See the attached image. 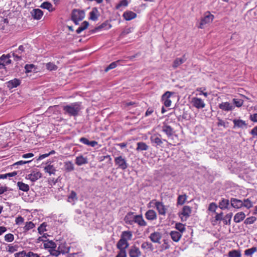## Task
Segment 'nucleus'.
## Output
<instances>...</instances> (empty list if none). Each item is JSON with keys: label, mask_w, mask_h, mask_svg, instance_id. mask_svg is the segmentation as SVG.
<instances>
[{"label": "nucleus", "mask_w": 257, "mask_h": 257, "mask_svg": "<svg viewBox=\"0 0 257 257\" xmlns=\"http://www.w3.org/2000/svg\"><path fill=\"white\" fill-rule=\"evenodd\" d=\"M63 110L65 114H68L71 116H76L78 115L81 110L80 104L79 102L72 103L64 106Z\"/></svg>", "instance_id": "f257e3e1"}, {"label": "nucleus", "mask_w": 257, "mask_h": 257, "mask_svg": "<svg viewBox=\"0 0 257 257\" xmlns=\"http://www.w3.org/2000/svg\"><path fill=\"white\" fill-rule=\"evenodd\" d=\"M85 17V12L83 10L74 9L71 13V20L75 25H78L79 22L81 21Z\"/></svg>", "instance_id": "f03ea898"}, {"label": "nucleus", "mask_w": 257, "mask_h": 257, "mask_svg": "<svg viewBox=\"0 0 257 257\" xmlns=\"http://www.w3.org/2000/svg\"><path fill=\"white\" fill-rule=\"evenodd\" d=\"M114 162L115 165L117 166L118 168L124 170L127 168L126 160L121 156L115 158Z\"/></svg>", "instance_id": "7ed1b4c3"}, {"label": "nucleus", "mask_w": 257, "mask_h": 257, "mask_svg": "<svg viewBox=\"0 0 257 257\" xmlns=\"http://www.w3.org/2000/svg\"><path fill=\"white\" fill-rule=\"evenodd\" d=\"M11 57V54H8L7 55L3 54L0 57V69H5L6 65L12 63V61L10 59Z\"/></svg>", "instance_id": "20e7f679"}, {"label": "nucleus", "mask_w": 257, "mask_h": 257, "mask_svg": "<svg viewBox=\"0 0 257 257\" xmlns=\"http://www.w3.org/2000/svg\"><path fill=\"white\" fill-rule=\"evenodd\" d=\"M214 18V16L208 12V14L206 15L203 18H202L200 25L198 26L199 28L202 29L204 26L207 24L211 22Z\"/></svg>", "instance_id": "39448f33"}, {"label": "nucleus", "mask_w": 257, "mask_h": 257, "mask_svg": "<svg viewBox=\"0 0 257 257\" xmlns=\"http://www.w3.org/2000/svg\"><path fill=\"white\" fill-rule=\"evenodd\" d=\"M128 253L130 257H140L142 255V252L140 248L136 245L130 247L128 250Z\"/></svg>", "instance_id": "423d86ee"}, {"label": "nucleus", "mask_w": 257, "mask_h": 257, "mask_svg": "<svg viewBox=\"0 0 257 257\" xmlns=\"http://www.w3.org/2000/svg\"><path fill=\"white\" fill-rule=\"evenodd\" d=\"M174 93L170 91H166L162 96V100L164 101V104L166 107H170L172 101L170 98Z\"/></svg>", "instance_id": "0eeeda50"}, {"label": "nucleus", "mask_w": 257, "mask_h": 257, "mask_svg": "<svg viewBox=\"0 0 257 257\" xmlns=\"http://www.w3.org/2000/svg\"><path fill=\"white\" fill-rule=\"evenodd\" d=\"M150 141L152 144H155V147H158V146L161 147L163 144V140H162L161 138V135L156 134H154L150 137Z\"/></svg>", "instance_id": "6e6552de"}, {"label": "nucleus", "mask_w": 257, "mask_h": 257, "mask_svg": "<svg viewBox=\"0 0 257 257\" xmlns=\"http://www.w3.org/2000/svg\"><path fill=\"white\" fill-rule=\"evenodd\" d=\"M191 103L194 107L198 109L203 108L205 106V103L204 102L203 100L200 98H192Z\"/></svg>", "instance_id": "1a4fd4ad"}, {"label": "nucleus", "mask_w": 257, "mask_h": 257, "mask_svg": "<svg viewBox=\"0 0 257 257\" xmlns=\"http://www.w3.org/2000/svg\"><path fill=\"white\" fill-rule=\"evenodd\" d=\"M43 12L39 9H34L31 12L32 18L37 20H40L43 16Z\"/></svg>", "instance_id": "9d476101"}, {"label": "nucleus", "mask_w": 257, "mask_h": 257, "mask_svg": "<svg viewBox=\"0 0 257 257\" xmlns=\"http://www.w3.org/2000/svg\"><path fill=\"white\" fill-rule=\"evenodd\" d=\"M162 238V234L159 232L152 233L149 236V238L154 243H161L160 240Z\"/></svg>", "instance_id": "9b49d317"}, {"label": "nucleus", "mask_w": 257, "mask_h": 257, "mask_svg": "<svg viewBox=\"0 0 257 257\" xmlns=\"http://www.w3.org/2000/svg\"><path fill=\"white\" fill-rule=\"evenodd\" d=\"M135 215L134 213L130 212L127 213L124 218L125 222L129 225H133L135 223Z\"/></svg>", "instance_id": "f8f14e48"}, {"label": "nucleus", "mask_w": 257, "mask_h": 257, "mask_svg": "<svg viewBox=\"0 0 257 257\" xmlns=\"http://www.w3.org/2000/svg\"><path fill=\"white\" fill-rule=\"evenodd\" d=\"M219 108L224 111H231L234 108V106L228 102H222L218 105Z\"/></svg>", "instance_id": "ddd939ff"}, {"label": "nucleus", "mask_w": 257, "mask_h": 257, "mask_svg": "<svg viewBox=\"0 0 257 257\" xmlns=\"http://www.w3.org/2000/svg\"><path fill=\"white\" fill-rule=\"evenodd\" d=\"M230 204L232 207L236 209H240L243 207V201L234 198L230 199Z\"/></svg>", "instance_id": "4468645a"}, {"label": "nucleus", "mask_w": 257, "mask_h": 257, "mask_svg": "<svg viewBox=\"0 0 257 257\" xmlns=\"http://www.w3.org/2000/svg\"><path fill=\"white\" fill-rule=\"evenodd\" d=\"M233 122L234 124V128L236 127L241 128H243L244 127H247V124L246 123L245 121L243 120L239 119H234L233 120Z\"/></svg>", "instance_id": "2eb2a0df"}, {"label": "nucleus", "mask_w": 257, "mask_h": 257, "mask_svg": "<svg viewBox=\"0 0 257 257\" xmlns=\"http://www.w3.org/2000/svg\"><path fill=\"white\" fill-rule=\"evenodd\" d=\"M155 206L160 214L163 215H165L166 214L167 209L162 202H156L155 203Z\"/></svg>", "instance_id": "dca6fc26"}, {"label": "nucleus", "mask_w": 257, "mask_h": 257, "mask_svg": "<svg viewBox=\"0 0 257 257\" xmlns=\"http://www.w3.org/2000/svg\"><path fill=\"white\" fill-rule=\"evenodd\" d=\"M185 55H184L182 58H177L174 60L173 63L172 67L174 69L177 68L186 60Z\"/></svg>", "instance_id": "f3484780"}, {"label": "nucleus", "mask_w": 257, "mask_h": 257, "mask_svg": "<svg viewBox=\"0 0 257 257\" xmlns=\"http://www.w3.org/2000/svg\"><path fill=\"white\" fill-rule=\"evenodd\" d=\"M162 131L169 137L172 136L174 133L173 128L171 126L165 123H164L162 126Z\"/></svg>", "instance_id": "a211bd4d"}, {"label": "nucleus", "mask_w": 257, "mask_h": 257, "mask_svg": "<svg viewBox=\"0 0 257 257\" xmlns=\"http://www.w3.org/2000/svg\"><path fill=\"white\" fill-rule=\"evenodd\" d=\"M111 27V25L106 22L103 23L100 26L95 27L94 29L91 30V32L92 33H95L97 31H100L102 29H109Z\"/></svg>", "instance_id": "6ab92c4d"}, {"label": "nucleus", "mask_w": 257, "mask_h": 257, "mask_svg": "<svg viewBox=\"0 0 257 257\" xmlns=\"http://www.w3.org/2000/svg\"><path fill=\"white\" fill-rule=\"evenodd\" d=\"M129 246V243L126 240L120 238L117 243L116 246L118 249H126Z\"/></svg>", "instance_id": "aec40b11"}, {"label": "nucleus", "mask_w": 257, "mask_h": 257, "mask_svg": "<svg viewBox=\"0 0 257 257\" xmlns=\"http://www.w3.org/2000/svg\"><path fill=\"white\" fill-rule=\"evenodd\" d=\"M41 177V174L39 172H33L28 175L27 178L30 179L32 182H35L39 178Z\"/></svg>", "instance_id": "412c9836"}, {"label": "nucleus", "mask_w": 257, "mask_h": 257, "mask_svg": "<svg viewBox=\"0 0 257 257\" xmlns=\"http://www.w3.org/2000/svg\"><path fill=\"white\" fill-rule=\"evenodd\" d=\"M135 223L138 224L140 226H145L147 225V222L144 220L142 215H135Z\"/></svg>", "instance_id": "4be33fe9"}, {"label": "nucleus", "mask_w": 257, "mask_h": 257, "mask_svg": "<svg viewBox=\"0 0 257 257\" xmlns=\"http://www.w3.org/2000/svg\"><path fill=\"white\" fill-rule=\"evenodd\" d=\"M20 80L18 79H14L7 82V86L10 89L17 87L20 84Z\"/></svg>", "instance_id": "5701e85b"}, {"label": "nucleus", "mask_w": 257, "mask_h": 257, "mask_svg": "<svg viewBox=\"0 0 257 257\" xmlns=\"http://www.w3.org/2000/svg\"><path fill=\"white\" fill-rule=\"evenodd\" d=\"M68 252V250L67 249H60V245L58 246V249L56 250L54 249H52L50 251V254L52 255L58 256L61 253L64 254Z\"/></svg>", "instance_id": "b1692460"}, {"label": "nucleus", "mask_w": 257, "mask_h": 257, "mask_svg": "<svg viewBox=\"0 0 257 257\" xmlns=\"http://www.w3.org/2000/svg\"><path fill=\"white\" fill-rule=\"evenodd\" d=\"M124 19L126 21H130L137 17V14L132 11L125 12L123 14Z\"/></svg>", "instance_id": "393cba45"}, {"label": "nucleus", "mask_w": 257, "mask_h": 257, "mask_svg": "<svg viewBox=\"0 0 257 257\" xmlns=\"http://www.w3.org/2000/svg\"><path fill=\"white\" fill-rule=\"evenodd\" d=\"M245 215L243 212L237 213L234 216L233 220L236 223H239L244 220Z\"/></svg>", "instance_id": "a878e982"}, {"label": "nucleus", "mask_w": 257, "mask_h": 257, "mask_svg": "<svg viewBox=\"0 0 257 257\" xmlns=\"http://www.w3.org/2000/svg\"><path fill=\"white\" fill-rule=\"evenodd\" d=\"M88 163L87 159L81 155L76 158L75 163L78 166H81L82 165L87 164Z\"/></svg>", "instance_id": "bb28decb"}, {"label": "nucleus", "mask_w": 257, "mask_h": 257, "mask_svg": "<svg viewBox=\"0 0 257 257\" xmlns=\"http://www.w3.org/2000/svg\"><path fill=\"white\" fill-rule=\"evenodd\" d=\"M228 257H241V252L240 249H232L228 251Z\"/></svg>", "instance_id": "cd10ccee"}, {"label": "nucleus", "mask_w": 257, "mask_h": 257, "mask_svg": "<svg viewBox=\"0 0 257 257\" xmlns=\"http://www.w3.org/2000/svg\"><path fill=\"white\" fill-rule=\"evenodd\" d=\"M170 234L172 240L175 242L179 241L182 236L181 233L177 231H172Z\"/></svg>", "instance_id": "c85d7f7f"}, {"label": "nucleus", "mask_w": 257, "mask_h": 257, "mask_svg": "<svg viewBox=\"0 0 257 257\" xmlns=\"http://www.w3.org/2000/svg\"><path fill=\"white\" fill-rule=\"evenodd\" d=\"M146 218L148 220H153L156 218L157 214L153 210H149L145 214Z\"/></svg>", "instance_id": "c756f323"}, {"label": "nucleus", "mask_w": 257, "mask_h": 257, "mask_svg": "<svg viewBox=\"0 0 257 257\" xmlns=\"http://www.w3.org/2000/svg\"><path fill=\"white\" fill-rule=\"evenodd\" d=\"M136 151L140 152L147 151L149 149V146L144 142H140L137 143Z\"/></svg>", "instance_id": "7c9ffc66"}, {"label": "nucleus", "mask_w": 257, "mask_h": 257, "mask_svg": "<svg viewBox=\"0 0 257 257\" xmlns=\"http://www.w3.org/2000/svg\"><path fill=\"white\" fill-rule=\"evenodd\" d=\"M229 200L222 198L219 203V207L222 210L227 209L229 205Z\"/></svg>", "instance_id": "2f4dec72"}, {"label": "nucleus", "mask_w": 257, "mask_h": 257, "mask_svg": "<svg viewBox=\"0 0 257 257\" xmlns=\"http://www.w3.org/2000/svg\"><path fill=\"white\" fill-rule=\"evenodd\" d=\"M256 251H257V247L253 246L245 249L244 251V255L246 257H252L253 254Z\"/></svg>", "instance_id": "473e14b6"}, {"label": "nucleus", "mask_w": 257, "mask_h": 257, "mask_svg": "<svg viewBox=\"0 0 257 257\" xmlns=\"http://www.w3.org/2000/svg\"><path fill=\"white\" fill-rule=\"evenodd\" d=\"M98 11L96 8H93L92 11L90 12L89 19L94 21H95L98 19Z\"/></svg>", "instance_id": "72a5a7b5"}, {"label": "nucleus", "mask_w": 257, "mask_h": 257, "mask_svg": "<svg viewBox=\"0 0 257 257\" xmlns=\"http://www.w3.org/2000/svg\"><path fill=\"white\" fill-rule=\"evenodd\" d=\"M132 237V233L130 231H124L122 232L120 238L123 239L126 241L131 240Z\"/></svg>", "instance_id": "f704fd0d"}, {"label": "nucleus", "mask_w": 257, "mask_h": 257, "mask_svg": "<svg viewBox=\"0 0 257 257\" xmlns=\"http://www.w3.org/2000/svg\"><path fill=\"white\" fill-rule=\"evenodd\" d=\"M17 186L20 190L24 192H27L29 190V186L22 182H18L17 183Z\"/></svg>", "instance_id": "c9c22d12"}, {"label": "nucleus", "mask_w": 257, "mask_h": 257, "mask_svg": "<svg viewBox=\"0 0 257 257\" xmlns=\"http://www.w3.org/2000/svg\"><path fill=\"white\" fill-rule=\"evenodd\" d=\"M191 212V209L189 206H184L182 209L181 215L186 217H189Z\"/></svg>", "instance_id": "e433bc0d"}, {"label": "nucleus", "mask_w": 257, "mask_h": 257, "mask_svg": "<svg viewBox=\"0 0 257 257\" xmlns=\"http://www.w3.org/2000/svg\"><path fill=\"white\" fill-rule=\"evenodd\" d=\"M89 26V23L87 21H84L81 25L77 29L76 33L80 34L81 32L86 29Z\"/></svg>", "instance_id": "4c0bfd02"}, {"label": "nucleus", "mask_w": 257, "mask_h": 257, "mask_svg": "<svg viewBox=\"0 0 257 257\" xmlns=\"http://www.w3.org/2000/svg\"><path fill=\"white\" fill-rule=\"evenodd\" d=\"M40 7L44 9H47L49 12H52L53 11L52 5L50 3L48 2H44L43 3H42Z\"/></svg>", "instance_id": "58836bf2"}, {"label": "nucleus", "mask_w": 257, "mask_h": 257, "mask_svg": "<svg viewBox=\"0 0 257 257\" xmlns=\"http://www.w3.org/2000/svg\"><path fill=\"white\" fill-rule=\"evenodd\" d=\"M64 168L66 171L71 172L74 170V165L71 161L66 162L64 163Z\"/></svg>", "instance_id": "ea45409f"}, {"label": "nucleus", "mask_w": 257, "mask_h": 257, "mask_svg": "<svg viewBox=\"0 0 257 257\" xmlns=\"http://www.w3.org/2000/svg\"><path fill=\"white\" fill-rule=\"evenodd\" d=\"M187 195L186 194L179 195L177 198V204L183 205L187 199Z\"/></svg>", "instance_id": "a19ab883"}, {"label": "nucleus", "mask_w": 257, "mask_h": 257, "mask_svg": "<svg viewBox=\"0 0 257 257\" xmlns=\"http://www.w3.org/2000/svg\"><path fill=\"white\" fill-rule=\"evenodd\" d=\"M0 30H5L6 27L8 25L9 21L8 19H4L3 18H0Z\"/></svg>", "instance_id": "79ce46f5"}, {"label": "nucleus", "mask_w": 257, "mask_h": 257, "mask_svg": "<svg viewBox=\"0 0 257 257\" xmlns=\"http://www.w3.org/2000/svg\"><path fill=\"white\" fill-rule=\"evenodd\" d=\"M44 170L46 172L48 173L50 175L52 174H54L56 172L55 168L53 167V165H49L46 166L44 168Z\"/></svg>", "instance_id": "37998d69"}, {"label": "nucleus", "mask_w": 257, "mask_h": 257, "mask_svg": "<svg viewBox=\"0 0 257 257\" xmlns=\"http://www.w3.org/2000/svg\"><path fill=\"white\" fill-rule=\"evenodd\" d=\"M77 200L76 193L74 191H71L70 195L68 197V201L71 202Z\"/></svg>", "instance_id": "c03bdc74"}, {"label": "nucleus", "mask_w": 257, "mask_h": 257, "mask_svg": "<svg viewBox=\"0 0 257 257\" xmlns=\"http://www.w3.org/2000/svg\"><path fill=\"white\" fill-rule=\"evenodd\" d=\"M141 247L144 249H149L151 250H153V246L152 244L148 241L144 242L141 245Z\"/></svg>", "instance_id": "a18cd8bd"}, {"label": "nucleus", "mask_w": 257, "mask_h": 257, "mask_svg": "<svg viewBox=\"0 0 257 257\" xmlns=\"http://www.w3.org/2000/svg\"><path fill=\"white\" fill-rule=\"evenodd\" d=\"M232 213H229L227 214L224 218H223V221L225 224H230L231 219L232 216Z\"/></svg>", "instance_id": "49530a36"}, {"label": "nucleus", "mask_w": 257, "mask_h": 257, "mask_svg": "<svg viewBox=\"0 0 257 257\" xmlns=\"http://www.w3.org/2000/svg\"><path fill=\"white\" fill-rule=\"evenodd\" d=\"M25 69L26 73H29L32 72L33 71L36 70V68L34 64H31L26 65L25 66Z\"/></svg>", "instance_id": "de8ad7c7"}, {"label": "nucleus", "mask_w": 257, "mask_h": 257, "mask_svg": "<svg viewBox=\"0 0 257 257\" xmlns=\"http://www.w3.org/2000/svg\"><path fill=\"white\" fill-rule=\"evenodd\" d=\"M44 245L46 248H51L52 249L56 247V243L52 240L44 243Z\"/></svg>", "instance_id": "09e8293b"}, {"label": "nucleus", "mask_w": 257, "mask_h": 257, "mask_svg": "<svg viewBox=\"0 0 257 257\" xmlns=\"http://www.w3.org/2000/svg\"><path fill=\"white\" fill-rule=\"evenodd\" d=\"M46 68L50 71L56 70L58 68V66L57 65L51 62L47 63L46 64Z\"/></svg>", "instance_id": "8fccbe9b"}, {"label": "nucleus", "mask_w": 257, "mask_h": 257, "mask_svg": "<svg viewBox=\"0 0 257 257\" xmlns=\"http://www.w3.org/2000/svg\"><path fill=\"white\" fill-rule=\"evenodd\" d=\"M233 104L237 107H241L243 103V101L242 99L233 98L232 99Z\"/></svg>", "instance_id": "3c124183"}, {"label": "nucleus", "mask_w": 257, "mask_h": 257, "mask_svg": "<svg viewBox=\"0 0 257 257\" xmlns=\"http://www.w3.org/2000/svg\"><path fill=\"white\" fill-rule=\"evenodd\" d=\"M243 201V206L248 209L252 207V204L251 202L248 199H245Z\"/></svg>", "instance_id": "603ef678"}, {"label": "nucleus", "mask_w": 257, "mask_h": 257, "mask_svg": "<svg viewBox=\"0 0 257 257\" xmlns=\"http://www.w3.org/2000/svg\"><path fill=\"white\" fill-rule=\"evenodd\" d=\"M34 227L35 224L32 221H29L26 222L24 228L25 231H27L29 230L30 229L33 228Z\"/></svg>", "instance_id": "864d4df0"}, {"label": "nucleus", "mask_w": 257, "mask_h": 257, "mask_svg": "<svg viewBox=\"0 0 257 257\" xmlns=\"http://www.w3.org/2000/svg\"><path fill=\"white\" fill-rule=\"evenodd\" d=\"M256 218L255 217L251 216V217L247 218L245 220L244 223L245 224H251L253 223L256 221Z\"/></svg>", "instance_id": "5fc2aeb1"}, {"label": "nucleus", "mask_w": 257, "mask_h": 257, "mask_svg": "<svg viewBox=\"0 0 257 257\" xmlns=\"http://www.w3.org/2000/svg\"><path fill=\"white\" fill-rule=\"evenodd\" d=\"M128 5V2L127 0H121L120 2L116 6L115 8L116 9H119L121 7H126Z\"/></svg>", "instance_id": "6e6d98bb"}, {"label": "nucleus", "mask_w": 257, "mask_h": 257, "mask_svg": "<svg viewBox=\"0 0 257 257\" xmlns=\"http://www.w3.org/2000/svg\"><path fill=\"white\" fill-rule=\"evenodd\" d=\"M55 153V152L54 150H52L48 153H46V154L40 155L39 157V158L37 159V160L39 161V160H42V159L48 157L50 155L54 154Z\"/></svg>", "instance_id": "4d7b16f0"}, {"label": "nucleus", "mask_w": 257, "mask_h": 257, "mask_svg": "<svg viewBox=\"0 0 257 257\" xmlns=\"http://www.w3.org/2000/svg\"><path fill=\"white\" fill-rule=\"evenodd\" d=\"M8 247V249H7V251L10 253H13L16 251L18 248V246L17 245L13 246L11 244H9Z\"/></svg>", "instance_id": "13d9d810"}, {"label": "nucleus", "mask_w": 257, "mask_h": 257, "mask_svg": "<svg viewBox=\"0 0 257 257\" xmlns=\"http://www.w3.org/2000/svg\"><path fill=\"white\" fill-rule=\"evenodd\" d=\"M5 240L8 242H12L14 240V236L12 233H8L5 235Z\"/></svg>", "instance_id": "bf43d9fd"}, {"label": "nucleus", "mask_w": 257, "mask_h": 257, "mask_svg": "<svg viewBox=\"0 0 257 257\" xmlns=\"http://www.w3.org/2000/svg\"><path fill=\"white\" fill-rule=\"evenodd\" d=\"M118 61L113 62L110 64L107 67H106L104 70L105 72H107L109 70L115 68L117 66V63Z\"/></svg>", "instance_id": "052dcab7"}, {"label": "nucleus", "mask_w": 257, "mask_h": 257, "mask_svg": "<svg viewBox=\"0 0 257 257\" xmlns=\"http://www.w3.org/2000/svg\"><path fill=\"white\" fill-rule=\"evenodd\" d=\"M175 227L181 233L183 232L185 230L184 225L181 223H176Z\"/></svg>", "instance_id": "680f3d73"}, {"label": "nucleus", "mask_w": 257, "mask_h": 257, "mask_svg": "<svg viewBox=\"0 0 257 257\" xmlns=\"http://www.w3.org/2000/svg\"><path fill=\"white\" fill-rule=\"evenodd\" d=\"M119 251L115 257H126V249H119Z\"/></svg>", "instance_id": "e2e57ef3"}, {"label": "nucleus", "mask_w": 257, "mask_h": 257, "mask_svg": "<svg viewBox=\"0 0 257 257\" xmlns=\"http://www.w3.org/2000/svg\"><path fill=\"white\" fill-rule=\"evenodd\" d=\"M28 253L26 251L23 250L15 254V257H28Z\"/></svg>", "instance_id": "0e129e2a"}, {"label": "nucleus", "mask_w": 257, "mask_h": 257, "mask_svg": "<svg viewBox=\"0 0 257 257\" xmlns=\"http://www.w3.org/2000/svg\"><path fill=\"white\" fill-rule=\"evenodd\" d=\"M217 207V206L215 203H211L209 205L208 210L213 212H215Z\"/></svg>", "instance_id": "69168bd1"}, {"label": "nucleus", "mask_w": 257, "mask_h": 257, "mask_svg": "<svg viewBox=\"0 0 257 257\" xmlns=\"http://www.w3.org/2000/svg\"><path fill=\"white\" fill-rule=\"evenodd\" d=\"M12 56L14 58V60L16 61H18L22 59L21 55L18 54V53L15 51L12 53Z\"/></svg>", "instance_id": "338daca9"}, {"label": "nucleus", "mask_w": 257, "mask_h": 257, "mask_svg": "<svg viewBox=\"0 0 257 257\" xmlns=\"http://www.w3.org/2000/svg\"><path fill=\"white\" fill-rule=\"evenodd\" d=\"M46 225L45 223H42L38 228V230L39 233L41 234L44 231H46Z\"/></svg>", "instance_id": "774afa93"}]
</instances>
